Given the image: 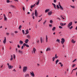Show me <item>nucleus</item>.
I'll return each mask as SVG.
<instances>
[{"mask_svg": "<svg viewBox=\"0 0 77 77\" xmlns=\"http://www.w3.org/2000/svg\"><path fill=\"white\" fill-rule=\"evenodd\" d=\"M50 23H53V21L52 20H50Z\"/></svg>", "mask_w": 77, "mask_h": 77, "instance_id": "72a5a7b5", "label": "nucleus"}, {"mask_svg": "<svg viewBox=\"0 0 77 77\" xmlns=\"http://www.w3.org/2000/svg\"><path fill=\"white\" fill-rule=\"evenodd\" d=\"M10 7H11V8H12L14 7V6H13V5H11Z\"/></svg>", "mask_w": 77, "mask_h": 77, "instance_id": "49530a36", "label": "nucleus"}, {"mask_svg": "<svg viewBox=\"0 0 77 77\" xmlns=\"http://www.w3.org/2000/svg\"><path fill=\"white\" fill-rule=\"evenodd\" d=\"M51 49L50 48H48L46 50V51H50Z\"/></svg>", "mask_w": 77, "mask_h": 77, "instance_id": "f8f14e48", "label": "nucleus"}, {"mask_svg": "<svg viewBox=\"0 0 77 77\" xmlns=\"http://www.w3.org/2000/svg\"><path fill=\"white\" fill-rule=\"evenodd\" d=\"M59 62V60H57L55 62L56 64H57V62Z\"/></svg>", "mask_w": 77, "mask_h": 77, "instance_id": "393cba45", "label": "nucleus"}, {"mask_svg": "<svg viewBox=\"0 0 77 77\" xmlns=\"http://www.w3.org/2000/svg\"><path fill=\"white\" fill-rule=\"evenodd\" d=\"M11 58H13V56L12 55L11 56Z\"/></svg>", "mask_w": 77, "mask_h": 77, "instance_id": "0e129e2a", "label": "nucleus"}, {"mask_svg": "<svg viewBox=\"0 0 77 77\" xmlns=\"http://www.w3.org/2000/svg\"><path fill=\"white\" fill-rule=\"evenodd\" d=\"M60 9H61V10H63V8H62V7L61 5H60Z\"/></svg>", "mask_w": 77, "mask_h": 77, "instance_id": "4468645a", "label": "nucleus"}, {"mask_svg": "<svg viewBox=\"0 0 77 77\" xmlns=\"http://www.w3.org/2000/svg\"><path fill=\"white\" fill-rule=\"evenodd\" d=\"M29 74H27L26 75L25 77H29Z\"/></svg>", "mask_w": 77, "mask_h": 77, "instance_id": "a878e982", "label": "nucleus"}, {"mask_svg": "<svg viewBox=\"0 0 77 77\" xmlns=\"http://www.w3.org/2000/svg\"><path fill=\"white\" fill-rule=\"evenodd\" d=\"M21 26H20L19 27V29H21Z\"/></svg>", "mask_w": 77, "mask_h": 77, "instance_id": "c03bdc74", "label": "nucleus"}, {"mask_svg": "<svg viewBox=\"0 0 77 77\" xmlns=\"http://www.w3.org/2000/svg\"><path fill=\"white\" fill-rule=\"evenodd\" d=\"M34 13H32L31 14V16H34Z\"/></svg>", "mask_w": 77, "mask_h": 77, "instance_id": "a19ab883", "label": "nucleus"}, {"mask_svg": "<svg viewBox=\"0 0 77 77\" xmlns=\"http://www.w3.org/2000/svg\"><path fill=\"white\" fill-rule=\"evenodd\" d=\"M29 40L28 39H26L25 41V42L26 44L28 43V42H29Z\"/></svg>", "mask_w": 77, "mask_h": 77, "instance_id": "1a4fd4ad", "label": "nucleus"}, {"mask_svg": "<svg viewBox=\"0 0 77 77\" xmlns=\"http://www.w3.org/2000/svg\"><path fill=\"white\" fill-rule=\"evenodd\" d=\"M49 26H50V27H51V26H52V25L49 24Z\"/></svg>", "mask_w": 77, "mask_h": 77, "instance_id": "680f3d73", "label": "nucleus"}, {"mask_svg": "<svg viewBox=\"0 0 77 77\" xmlns=\"http://www.w3.org/2000/svg\"><path fill=\"white\" fill-rule=\"evenodd\" d=\"M61 66H63V64H62L60 65Z\"/></svg>", "mask_w": 77, "mask_h": 77, "instance_id": "774afa93", "label": "nucleus"}, {"mask_svg": "<svg viewBox=\"0 0 77 77\" xmlns=\"http://www.w3.org/2000/svg\"><path fill=\"white\" fill-rule=\"evenodd\" d=\"M76 60H77L76 59H75L73 61H72V62H75Z\"/></svg>", "mask_w": 77, "mask_h": 77, "instance_id": "a18cd8bd", "label": "nucleus"}, {"mask_svg": "<svg viewBox=\"0 0 77 77\" xmlns=\"http://www.w3.org/2000/svg\"><path fill=\"white\" fill-rule=\"evenodd\" d=\"M30 73L32 75L33 77L35 76V74H34V73H33V72H30Z\"/></svg>", "mask_w": 77, "mask_h": 77, "instance_id": "0eeeda50", "label": "nucleus"}, {"mask_svg": "<svg viewBox=\"0 0 77 77\" xmlns=\"http://www.w3.org/2000/svg\"><path fill=\"white\" fill-rule=\"evenodd\" d=\"M19 68H20V69H21V65H19Z\"/></svg>", "mask_w": 77, "mask_h": 77, "instance_id": "8fccbe9b", "label": "nucleus"}, {"mask_svg": "<svg viewBox=\"0 0 77 77\" xmlns=\"http://www.w3.org/2000/svg\"><path fill=\"white\" fill-rule=\"evenodd\" d=\"M13 60V58H11V59H10V60Z\"/></svg>", "mask_w": 77, "mask_h": 77, "instance_id": "13d9d810", "label": "nucleus"}, {"mask_svg": "<svg viewBox=\"0 0 77 77\" xmlns=\"http://www.w3.org/2000/svg\"><path fill=\"white\" fill-rule=\"evenodd\" d=\"M50 10L49 9H46L45 10V12H48Z\"/></svg>", "mask_w": 77, "mask_h": 77, "instance_id": "aec40b11", "label": "nucleus"}, {"mask_svg": "<svg viewBox=\"0 0 77 77\" xmlns=\"http://www.w3.org/2000/svg\"><path fill=\"white\" fill-rule=\"evenodd\" d=\"M77 69V68H75V69H73V70H76V69Z\"/></svg>", "mask_w": 77, "mask_h": 77, "instance_id": "052dcab7", "label": "nucleus"}, {"mask_svg": "<svg viewBox=\"0 0 77 77\" xmlns=\"http://www.w3.org/2000/svg\"><path fill=\"white\" fill-rule=\"evenodd\" d=\"M56 6H57V9H59L60 8L59 7V5H57Z\"/></svg>", "mask_w": 77, "mask_h": 77, "instance_id": "bb28decb", "label": "nucleus"}, {"mask_svg": "<svg viewBox=\"0 0 77 77\" xmlns=\"http://www.w3.org/2000/svg\"><path fill=\"white\" fill-rule=\"evenodd\" d=\"M33 8V5H32L31 6V8Z\"/></svg>", "mask_w": 77, "mask_h": 77, "instance_id": "09e8293b", "label": "nucleus"}, {"mask_svg": "<svg viewBox=\"0 0 77 77\" xmlns=\"http://www.w3.org/2000/svg\"><path fill=\"white\" fill-rule=\"evenodd\" d=\"M13 56H14V59H15V54H14Z\"/></svg>", "mask_w": 77, "mask_h": 77, "instance_id": "c9c22d12", "label": "nucleus"}, {"mask_svg": "<svg viewBox=\"0 0 77 77\" xmlns=\"http://www.w3.org/2000/svg\"><path fill=\"white\" fill-rule=\"evenodd\" d=\"M4 20H7V18H6V17L5 14H4Z\"/></svg>", "mask_w": 77, "mask_h": 77, "instance_id": "a211bd4d", "label": "nucleus"}, {"mask_svg": "<svg viewBox=\"0 0 77 77\" xmlns=\"http://www.w3.org/2000/svg\"><path fill=\"white\" fill-rule=\"evenodd\" d=\"M17 47L19 48H20V45H17Z\"/></svg>", "mask_w": 77, "mask_h": 77, "instance_id": "ea45409f", "label": "nucleus"}, {"mask_svg": "<svg viewBox=\"0 0 77 77\" xmlns=\"http://www.w3.org/2000/svg\"><path fill=\"white\" fill-rule=\"evenodd\" d=\"M42 20V18H41L40 19V20H39L38 21V22H39L41 21V20Z\"/></svg>", "mask_w": 77, "mask_h": 77, "instance_id": "473e14b6", "label": "nucleus"}, {"mask_svg": "<svg viewBox=\"0 0 77 77\" xmlns=\"http://www.w3.org/2000/svg\"><path fill=\"white\" fill-rule=\"evenodd\" d=\"M72 42L74 44L75 42V41H74V39H72Z\"/></svg>", "mask_w": 77, "mask_h": 77, "instance_id": "ddd939ff", "label": "nucleus"}, {"mask_svg": "<svg viewBox=\"0 0 77 77\" xmlns=\"http://www.w3.org/2000/svg\"><path fill=\"white\" fill-rule=\"evenodd\" d=\"M54 3H56L57 2L56 0H54Z\"/></svg>", "mask_w": 77, "mask_h": 77, "instance_id": "37998d69", "label": "nucleus"}, {"mask_svg": "<svg viewBox=\"0 0 77 77\" xmlns=\"http://www.w3.org/2000/svg\"><path fill=\"white\" fill-rule=\"evenodd\" d=\"M52 4L53 5V6H54V8H55V9H56V5H55V4L52 3Z\"/></svg>", "mask_w": 77, "mask_h": 77, "instance_id": "9b49d317", "label": "nucleus"}, {"mask_svg": "<svg viewBox=\"0 0 77 77\" xmlns=\"http://www.w3.org/2000/svg\"><path fill=\"white\" fill-rule=\"evenodd\" d=\"M10 2V1H9V0H7V3H9Z\"/></svg>", "mask_w": 77, "mask_h": 77, "instance_id": "79ce46f5", "label": "nucleus"}, {"mask_svg": "<svg viewBox=\"0 0 77 77\" xmlns=\"http://www.w3.org/2000/svg\"><path fill=\"white\" fill-rule=\"evenodd\" d=\"M59 6H60V2H59V4H58Z\"/></svg>", "mask_w": 77, "mask_h": 77, "instance_id": "bf43d9fd", "label": "nucleus"}, {"mask_svg": "<svg viewBox=\"0 0 77 77\" xmlns=\"http://www.w3.org/2000/svg\"><path fill=\"white\" fill-rule=\"evenodd\" d=\"M72 27H73L72 26H71L70 28V29H72Z\"/></svg>", "mask_w": 77, "mask_h": 77, "instance_id": "864d4df0", "label": "nucleus"}, {"mask_svg": "<svg viewBox=\"0 0 77 77\" xmlns=\"http://www.w3.org/2000/svg\"><path fill=\"white\" fill-rule=\"evenodd\" d=\"M72 22H71L69 23V24L67 25V27H68L69 28H70V26H72Z\"/></svg>", "mask_w": 77, "mask_h": 77, "instance_id": "20e7f679", "label": "nucleus"}, {"mask_svg": "<svg viewBox=\"0 0 77 77\" xmlns=\"http://www.w3.org/2000/svg\"><path fill=\"white\" fill-rule=\"evenodd\" d=\"M59 64H60V65H61L62 64V63L60 62L59 63Z\"/></svg>", "mask_w": 77, "mask_h": 77, "instance_id": "e2e57ef3", "label": "nucleus"}, {"mask_svg": "<svg viewBox=\"0 0 77 77\" xmlns=\"http://www.w3.org/2000/svg\"><path fill=\"white\" fill-rule=\"evenodd\" d=\"M26 43H24L23 45V47H24L25 46H26Z\"/></svg>", "mask_w": 77, "mask_h": 77, "instance_id": "c85d7f7f", "label": "nucleus"}, {"mask_svg": "<svg viewBox=\"0 0 77 77\" xmlns=\"http://www.w3.org/2000/svg\"><path fill=\"white\" fill-rule=\"evenodd\" d=\"M56 41L57 42H58V43H59L60 42V40L59 39H57Z\"/></svg>", "mask_w": 77, "mask_h": 77, "instance_id": "2eb2a0df", "label": "nucleus"}, {"mask_svg": "<svg viewBox=\"0 0 77 77\" xmlns=\"http://www.w3.org/2000/svg\"><path fill=\"white\" fill-rule=\"evenodd\" d=\"M32 18H33V20H34L35 19V16H33Z\"/></svg>", "mask_w": 77, "mask_h": 77, "instance_id": "4d7b16f0", "label": "nucleus"}, {"mask_svg": "<svg viewBox=\"0 0 77 77\" xmlns=\"http://www.w3.org/2000/svg\"><path fill=\"white\" fill-rule=\"evenodd\" d=\"M23 11H24V7H23Z\"/></svg>", "mask_w": 77, "mask_h": 77, "instance_id": "69168bd1", "label": "nucleus"}, {"mask_svg": "<svg viewBox=\"0 0 77 77\" xmlns=\"http://www.w3.org/2000/svg\"><path fill=\"white\" fill-rule=\"evenodd\" d=\"M33 50L34 52L35 53V51H36V49L35 48H33Z\"/></svg>", "mask_w": 77, "mask_h": 77, "instance_id": "6ab92c4d", "label": "nucleus"}, {"mask_svg": "<svg viewBox=\"0 0 77 77\" xmlns=\"http://www.w3.org/2000/svg\"><path fill=\"white\" fill-rule=\"evenodd\" d=\"M55 59H56V58L54 57H53L52 59H53V62H54V61L55 60Z\"/></svg>", "mask_w": 77, "mask_h": 77, "instance_id": "5701e85b", "label": "nucleus"}, {"mask_svg": "<svg viewBox=\"0 0 77 77\" xmlns=\"http://www.w3.org/2000/svg\"><path fill=\"white\" fill-rule=\"evenodd\" d=\"M52 14V12H51V11L50 12H48V15H51Z\"/></svg>", "mask_w": 77, "mask_h": 77, "instance_id": "6e6552de", "label": "nucleus"}, {"mask_svg": "<svg viewBox=\"0 0 77 77\" xmlns=\"http://www.w3.org/2000/svg\"><path fill=\"white\" fill-rule=\"evenodd\" d=\"M27 69V67L26 66L23 67V72H26V70Z\"/></svg>", "mask_w": 77, "mask_h": 77, "instance_id": "f257e3e1", "label": "nucleus"}, {"mask_svg": "<svg viewBox=\"0 0 77 77\" xmlns=\"http://www.w3.org/2000/svg\"><path fill=\"white\" fill-rule=\"evenodd\" d=\"M35 17H38V12H37V10H35Z\"/></svg>", "mask_w": 77, "mask_h": 77, "instance_id": "7ed1b4c3", "label": "nucleus"}, {"mask_svg": "<svg viewBox=\"0 0 77 77\" xmlns=\"http://www.w3.org/2000/svg\"><path fill=\"white\" fill-rule=\"evenodd\" d=\"M6 42V37H5L3 41V43H4V44H5Z\"/></svg>", "mask_w": 77, "mask_h": 77, "instance_id": "423d86ee", "label": "nucleus"}, {"mask_svg": "<svg viewBox=\"0 0 77 77\" xmlns=\"http://www.w3.org/2000/svg\"><path fill=\"white\" fill-rule=\"evenodd\" d=\"M20 44H23V42L21 40H20Z\"/></svg>", "mask_w": 77, "mask_h": 77, "instance_id": "c756f323", "label": "nucleus"}, {"mask_svg": "<svg viewBox=\"0 0 77 77\" xmlns=\"http://www.w3.org/2000/svg\"><path fill=\"white\" fill-rule=\"evenodd\" d=\"M7 65L8 66V68L9 69H12V68H13V66L9 65V63H7Z\"/></svg>", "mask_w": 77, "mask_h": 77, "instance_id": "f03ea898", "label": "nucleus"}, {"mask_svg": "<svg viewBox=\"0 0 77 77\" xmlns=\"http://www.w3.org/2000/svg\"><path fill=\"white\" fill-rule=\"evenodd\" d=\"M26 33H29V30L27 29L26 30Z\"/></svg>", "mask_w": 77, "mask_h": 77, "instance_id": "b1692460", "label": "nucleus"}, {"mask_svg": "<svg viewBox=\"0 0 77 77\" xmlns=\"http://www.w3.org/2000/svg\"><path fill=\"white\" fill-rule=\"evenodd\" d=\"M22 33L24 35V30H22Z\"/></svg>", "mask_w": 77, "mask_h": 77, "instance_id": "58836bf2", "label": "nucleus"}, {"mask_svg": "<svg viewBox=\"0 0 77 77\" xmlns=\"http://www.w3.org/2000/svg\"><path fill=\"white\" fill-rule=\"evenodd\" d=\"M27 38L28 39H29L30 38V36L29 35H28L27 36Z\"/></svg>", "mask_w": 77, "mask_h": 77, "instance_id": "2f4dec72", "label": "nucleus"}, {"mask_svg": "<svg viewBox=\"0 0 77 77\" xmlns=\"http://www.w3.org/2000/svg\"><path fill=\"white\" fill-rule=\"evenodd\" d=\"M15 33H18V31H15L14 32Z\"/></svg>", "mask_w": 77, "mask_h": 77, "instance_id": "6e6d98bb", "label": "nucleus"}, {"mask_svg": "<svg viewBox=\"0 0 77 77\" xmlns=\"http://www.w3.org/2000/svg\"><path fill=\"white\" fill-rule=\"evenodd\" d=\"M64 42H65V39L63 38H62L61 39V43L62 45H63Z\"/></svg>", "mask_w": 77, "mask_h": 77, "instance_id": "39448f33", "label": "nucleus"}, {"mask_svg": "<svg viewBox=\"0 0 77 77\" xmlns=\"http://www.w3.org/2000/svg\"><path fill=\"white\" fill-rule=\"evenodd\" d=\"M71 7H72V8H74V7L73 6H72L71 5H70Z\"/></svg>", "mask_w": 77, "mask_h": 77, "instance_id": "5fc2aeb1", "label": "nucleus"}, {"mask_svg": "<svg viewBox=\"0 0 77 77\" xmlns=\"http://www.w3.org/2000/svg\"><path fill=\"white\" fill-rule=\"evenodd\" d=\"M75 65H75V64L73 65L72 66V68H74V66H75Z\"/></svg>", "mask_w": 77, "mask_h": 77, "instance_id": "cd10ccee", "label": "nucleus"}, {"mask_svg": "<svg viewBox=\"0 0 77 77\" xmlns=\"http://www.w3.org/2000/svg\"><path fill=\"white\" fill-rule=\"evenodd\" d=\"M47 21H46V20H45V22L43 23V24H45V23H46Z\"/></svg>", "mask_w": 77, "mask_h": 77, "instance_id": "de8ad7c7", "label": "nucleus"}, {"mask_svg": "<svg viewBox=\"0 0 77 77\" xmlns=\"http://www.w3.org/2000/svg\"><path fill=\"white\" fill-rule=\"evenodd\" d=\"M55 29H56V28L55 27H54L52 28V29L53 30H55Z\"/></svg>", "mask_w": 77, "mask_h": 77, "instance_id": "7c9ffc66", "label": "nucleus"}, {"mask_svg": "<svg viewBox=\"0 0 77 77\" xmlns=\"http://www.w3.org/2000/svg\"><path fill=\"white\" fill-rule=\"evenodd\" d=\"M59 28H60V29H62V26H59Z\"/></svg>", "mask_w": 77, "mask_h": 77, "instance_id": "3c124183", "label": "nucleus"}, {"mask_svg": "<svg viewBox=\"0 0 77 77\" xmlns=\"http://www.w3.org/2000/svg\"><path fill=\"white\" fill-rule=\"evenodd\" d=\"M19 52L20 53H21L22 54H23V51L20 50H19Z\"/></svg>", "mask_w": 77, "mask_h": 77, "instance_id": "dca6fc26", "label": "nucleus"}, {"mask_svg": "<svg viewBox=\"0 0 77 77\" xmlns=\"http://www.w3.org/2000/svg\"><path fill=\"white\" fill-rule=\"evenodd\" d=\"M23 46H22V48H21V50H23Z\"/></svg>", "mask_w": 77, "mask_h": 77, "instance_id": "603ef678", "label": "nucleus"}, {"mask_svg": "<svg viewBox=\"0 0 77 77\" xmlns=\"http://www.w3.org/2000/svg\"><path fill=\"white\" fill-rule=\"evenodd\" d=\"M40 41L41 43H42V37H41L40 38Z\"/></svg>", "mask_w": 77, "mask_h": 77, "instance_id": "f3484780", "label": "nucleus"}, {"mask_svg": "<svg viewBox=\"0 0 77 77\" xmlns=\"http://www.w3.org/2000/svg\"><path fill=\"white\" fill-rule=\"evenodd\" d=\"M60 25H61V26H63V24L62 23H60Z\"/></svg>", "mask_w": 77, "mask_h": 77, "instance_id": "f704fd0d", "label": "nucleus"}, {"mask_svg": "<svg viewBox=\"0 0 77 77\" xmlns=\"http://www.w3.org/2000/svg\"><path fill=\"white\" fill-rule=\"evenodd\" d=\"M26 47H29V45L27 44L26 45Z\"/></svg>", "mask_w": 77, "mask_h": 77, "instance_id": "e433bc0d", "label": "nucleus"}, {"mask_svg": "<svg viewBox=\"0 0 77 77\" xmlns=\"http://www.w3.org/2000/svg\"><path fill=\"white\" fill-rule=\"evenodd\" d=\"M46 42H48V38L47 37V35H46Z\"/></svg>", "mask_w": 77, "mask_h": 77, "instance_id": "9d476101", "label": "nucleus"}, {"mask_svg": "<svg viewBox=\"0 0 77 77\" xmlns=\"http://www.w3.org/2000/svg\"><path fill=\"white\" fill-rule=\"evenodd\" d=\"M15 51H16V53H17V52H18L17 48H16V49Z\"/></svg>", "mask_w": 77, "mask_h": 77, "instance_id": "4c0bfd02", "label": "nucleus"}, {"mask_svg": "<svg viewBox=\"0 0 77 77\" xmlns=\"http://www.w3.org/2000/svg\"><path fill=\"white\" fill-rule=\"evenodd\" d=\"M39 0H38V2H37V3H36L37 5H39Z\"/></svg>", "mask_w": 77, "mask_h": 77, "instance_id": "4be33fe9", "label": "nucleus"}, {"mask_svg": "<svg viewBox=\"0 0 77 77\" xmlns=\"http://www.w3.org/2000/svg\"><path fill=\"white\" fill-rule=\"evenodd\" d=\"M63 24V26H65V25H66V23H64Z\"/></svg>", "mask_w": 77, "mask_h": 77, "instance_id": "338daca9", "label": "nucleus"}, {"mask_svg": "<svg viewBox=\"0 0 77 77\" xmlns=\"http://www.w3.org/2000/svg\"><path fill=\"white\" fill-rule=\"evenodd\" d=\"M56 59H57L58 57L57 56V54H55V57Z\"/></svg>", "mask_w": 77, "mask_h": 77, "instance_id": "412c9836", "label": "nucleus"}]
</instances>
